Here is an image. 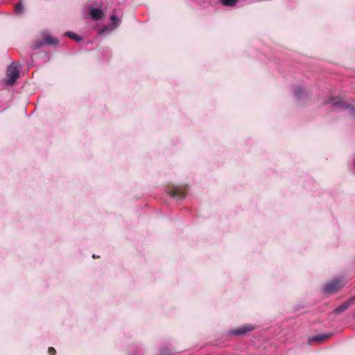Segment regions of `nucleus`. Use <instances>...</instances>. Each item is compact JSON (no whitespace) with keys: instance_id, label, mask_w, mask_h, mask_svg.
I'll return each mask as SVG.
<instances>
[{"instance_id":"obj_10","label":"nucleus","mask_w":355,"mask_h":355,"mask_svg":"<svg viewBox=\"0 0 355 355\" xmlns=\"http://www.w3.org/2000/svg\"><path fill=\"white\" fill-rule=\"evenodd\" d=\"M43 44H44V43L42 41H41L40 40H35L33 42L32 49L33 50L38 49L41 48L43 46Z\"/></svg>"},{"instance_id":"obj_11","label":"nucleus","mask_w":355,"mask_h":355,"mask_svg":"<svg viewBox=\"0 0 355 355\" xmlns=\"http://www.w3.org/2000/svg\"><path fill=\"white\" fill-rule=\"evenodd\" d=\"M65 35L73 40H76L78 42L81 40V37L73 32H67V33H66Z\"/></svg>"},{"instance_id":"obj_1","label":"nucleus","mask_w":355,"mask_h":355,"mask_svg":"<svg viewBox=\"0 0 355 355\" xmlns=\"http://www.w3.org/2000/svg\"><path fill=\"white\" fill-rule=\"evenodd\" d=\"M344 285V282L340 279H336L329 282L324 286V291L328 294H332L338 291Z\"/></svg>"},{"instance_id":"obj_9","label":"nucleus","mask_w":355,"mask_h":355,"mask_svg":"<svg viewBox=\"0 0 355 355\" xmlns=\"http://www.w3.org/2000/svg\"><path fill=\"white\" fill-rule=\"evenodd\" d=\"M348 306H349V304L348 303L343 304L340 306L337 307L335 309L334 312L336 314H340V313H343V311H345L348 308Z\"/></svg>"},{"instance_id":"obj_3","label":"nucleus","mask_w":355,"mask_h":355,"mask_svg":"<svg viewBox=\"0 0 355 355\" xmlns=\"http://www.w3.org/2000/svg\"><path fill=\"white\" fill-rule=\"evenodd\" d=\"M168 194L173 198H182L185 196L184 192L182 189L178 187H174L171 191H168Z\"/></svg>"},{"instance_id":"obj_5","label":"nucleus","mask_w":355,"mask_h":355,"mask_svg":"<svg viewBox=\"0 0 355 355\" xmlns=\"http://www.w3.org/2000/svg\"><path fill=\"white\" fill-rule=\"evenodd\" d=\"M253 329V327L250 325H244L243 327L234 329L232 331V334L234 335H241L248 331H250Z\"/></svg>"},{"instance_id":"obj_16","label":"nucleus","mask_w":355,"mask_h":355,"mask_svg":"<svg viewBox=\"0 0 355 355\" xmlns=\"http://www.w3.org/2000/svg\"><path fill=\"white\" fill-rule=\"evenodd\" d=\"M302 92V89L299 88L297 89L296 91H295V94L296 96H300L301 92Z\"/></svg>"},{"instance_id":"obj_4","label":"nucleus","mask_w":355,"mask_h":355,"mask_svg":"<svg viewBox=\"0 0 355 355\" xmlns=\"http://www.w3.org/2000/svg\"><path fill=\"white\" fill-rule=\"evenodd\" d=\"M42 40L44 43L48 45H55L58 42V40L55 37L46 33H42Z\"/></svg>"},{"instance_id":"obj_13","label":"nucleus","mask_w":355,"mask_h":355,"mask_svg":"<svg viewBox=\"0 0 355 355\" xmlns=\"http://www.w3.org/2000/svg\"><path fill=\"white\" fill-rule=\"evenodd\" d=\"M15 10L18 14H21L23 12V6L21 3H18L15 6Z\"/></svg>"},{"instance_id":"obj_15","label":"nucleus","mask_w":355,"mask_h":355,"mask_svg":"<svg viewBox=\"0 0 355 355\" xmlns=\"http://www.w3.org/2000/svg\"><path fill=\"white\" fill-rule=\"evenodd\" d=\"M48 352L49 355H55V349L53 347H51L49 348Z\"/></svg>"},{"instance_id":"obj_8","label":"nucleus","mask_w":355,"mask_h":355,"mask_svg":"<svg viewBox=\"0 0 355 355\" xmlns=\"http://www.w3.org/2000/svg\"><path fill=\"white\" fill-rule=\"evenodd\" d=\"M220 3L225 6H234L239 0H220Z\"/></svg>"},{"instance_id":"obj_12","label":"nucleus","mask_w":355,"mask_h":355,"mask_svg":"<svg viewBox=\"0 0 355 355\" xmlns=\"http://www.w3.org/2000/svg\"><path fill=\"white\" fill-rule=\"evenodd\" d=\"M328 337H329V336L325 335V334L319 335V336H314L312 338V340L313 341H322V340L327 339Z\"/></svg>"},{"instance_id":"obj_6","label":"nucleus","mask_w":355,"mask_h":355,"mask_svg":"<svg viewBox=\"0 0 355 355\" xmlns=\"http://www.w3.org/2000/svg\"><path fill=\"white\" fill-rule=\"evenodd\" d=\"M89 14L94 20L98 21L103 16V12L100 8H92Z\"/></svg>"},{"instance_id":"obj_2","label":"nucleus","mask_w":355,"mask_h":355,"mask_svg":"<svg viewBox=\"0 0 355 355\" xmlns=\"http://www.w3.org/2000/svg\"><path fill=\"white\" fill-rule=\"evenodd\" d=\"M6 75L10 78L8 80V85H12L19 77V71L17 67L13 64L8 66L6 71Z\"/></svg>"},{"instance_id":"obj_14","label":"nucleus","mask_w":355,"mask_h":355,"mask_svg":"<svg viewBox=\"0 0 355 355\" xmlns=\"http://www.w3.org/2000/svg\"><path fill=\"white\" fill-rule=\"evenodd\" d=\"M111 20L112 21V23L115 25L118 23V18L114 15L111 16Z\"/></svg>"},{"instance_id":"obj_7","label":"nucleus","mask_w":355,"mask_h":355,"mask_svg":"<svg viewBox=\"0 0 355 355\" xmlns=\"http://www.w3.org/2000/svg\"><path fill=\"white\" fill-rule=\"evenodd\" d=\"M332 105L336 107H345V103L343 102L342 100L338 98H334L331 99Z\"/></svg>"}]
</instances>
